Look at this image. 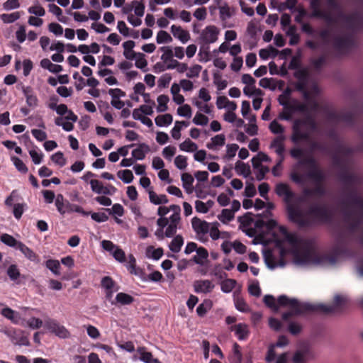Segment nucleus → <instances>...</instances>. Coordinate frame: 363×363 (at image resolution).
Listing matches in <instances>:
<instances>
[{
  "instance_id": "nucleus-1",
  "label": "nucleus",
  "mask_w": 363,
  "mask_h": 363,
  "mask_svg": "<svg viewBox=\"0 0 363 363\" xmlns=\"http://www.w3.org/2000/svg\"><path fill=\"white\" fill-rule=\"evenodd\" d=\"M275 192L279 196H284V201L288 203L286 206L288 218L300 228L310 227L315 223H328L333 219V213L328 208L320 205H313L308 208L307 215L311 216L312 220L303 218L301 209L290 203L294 198L295 194L291 190L287 184H277Z\"/></svg>"
},
{
  "instance_id": "nucleus-2",
  "label": "nucleus",
  "mask_w": 363,
  "mask_h": 363,
  "mask_svg": "<svg viewBox=\"0 0 363 363\" xmlns=\"http://www.w3.org/2000/svg\"><path fill=\"white\" fill-rule=\"evenodd\" d=\"M277 306H290L291 310L282 314L284 321L289 320L294 315L311 313L313 311L322 310L330 311V308L323 304H312L309 303H301L296 298H289L286 295H281L277 299Z\"/></svg>"
},
{
  "instance_id": "nucleus-3",
  "label": "nucleus",
  "mask_w": 363,
  "mask_h": 363,
  "mask_svg": "<svg viewBox=\"0 0 363 363\" xmlns=\"http://www.w3.org/2000/svg\"><path fill=\"white\" fill-rule=\"evenodd\" d=\"M338 249L335 254L320 255L307 247L294 255L295 262L298 264H335L337 261Z\"/></svg>"
},
{
  "instance_id": "nucleus-4",
  "label": "nucleus",
  "mask_w": 363,
  "mask_h": 363,
  "mask_svg": "<svg viewBox=\"0 0 363 363\" xmlns=\"http://www.w3.org/2000/svg\"><path fill=\"white\" fill-rule=\"evenodd\" d=\"M304 126H308L311 130H315L317 125L315 120L311 116H307L303 119H296L293 123L291 138L294 143L296 144L300 141L309 140L310 133L302 130V128Z\"/></svg>"
},
{
  "instance_id": "nucleus-5",
  "label": "nucleus",
  "mask_w": 363,
  "mask_h": 363,
  "mask_svg": "<svg viewBox=\"0 0 363 363\" xmlns=\"http://www.w3.org/2000/svg\"><path fill=\"white\" fill-rule=\"evenodd\" d=\"M322 111L325 114L328 120L331 121H342L350 125L354 122V114L351 111H343L337 112L335 110H330L327 106L322 107Z\"/></svg>"
},
{
  "instance_id": "nucleus-6",
  "label": "nucleus",
  "mask_w": 363,
  "mask_h": 363,
  "mask_svg": "<svg viewBox=\"0 0 363 363\" xmlns=\"http://www.w3.org/2000/svg\"><path fill=\"white\" fill-rule=\"evenodd\" d=\"M220 30L214 25L206 26L199 35V40L203 44H211L216 42L218 38Z\"/></svg>"
},
{
  "instance_id": "nucleus-7",
  "label": "nucleus",
  "mask_w": 363,
  "mask_h": 363,
  "mask_svg": "<svg viewBox=\"0 0 363 363\" xmlns=\"http://www.w3.org/2000/svg\"><path fill=\"white\" fill-rule=\"evenodd\" d=\"M45 326L49 331L61 338H67L70 335L68 330L55 319L49 318L46 320Z\"/></svg>"
},
{
  "instance_id": "nucleus-8",
  "label": "nucleus",
  "mask_w": 363,
  "mask_h": 363,
  "mask_svg": "<svg viewBox=\"0 0 363 363\" xmlns=\"http://www.w3.org/2000/svg\"><path fill=\"white\" fill-rule=\"evenodd\" d=\"M5 333L10 337L11 341L14 345H29V340L28 336L21 330H13L6 331Z\"/></svg>"
},
{
  "instance_id": "nucleus-9",
  "label": "nucleus",
  "mask_w": 363,
  "mask_h": 363,
  "mask_svg": "<svg viewBox=\"0 0 363 363\" xmlns=\"http://www.w3.org/2000/svg\"><path fill=\"white\" fill-rule=\"evenodd\" d=\"M285 139L286 138L284 135H280L277 136L270 144V148L274 149L275 152L280 157L279 160L278 161V165L282 164V162L284 160V154L285 151V147L284 142Z\"/></svg>"
},
{
  "instance_id": "nucleus-10",
  "label": "nucleus",
  "mask_w": 363,
  "mask_h": 363,
  "mask_svg": "<svg viewBox=\"0 0 363 363\" xmlns=\"http://www.w3.org/2000/svg\"><path fill=\"white\" fill-rule=\"evenodd\" d=\"M171 33L174 38L179 40L182 43L185 44L190 40V33L180 26L172 25Z\"/></svg>"
},
{
  "instance_id": "nucleus-11",
  "label": "nucleus",
  "mask_w": 363,
  "mask_h": 363,
  "mask_svg": "<svg viewBox=\"0 0 363 363\" xmlns=\"http://www.w3.org/2000/svg\"><path fill=\"white\" fill-rule=\"evenodd\" d=\"M315 186L313 189L306 188L303 191V194L306 197L311 196H323L326 194V189L323 185V183H315Z\"/></svg>"
},
{
  "instance_id": "nucleus-12",
  "label": "nucleus",
  "mask_w": 363,
  "mask_h": 363,
  "mask_svg": "<svg viewBox=\"0 0 363 363\" xmlns=\"http://www.w3.org/2000/svg\"><path fill=\"white\" fill-rule=\"evenodd\" d=\"M191 225L196 234H206L209 230V223L205 220H201L197 217H194L191 220Z\"/></svg>"
},
{
  "instance_id": "nucleus-13",
  "label": "nucleus",
  "mask_w": 363,
  "mask_h": 363,
  "mask_svg": "<svg viewBox=\"0 0 363 363\" xmlns=\"http://www.w3.org/2000/svg\"><path fill=\"white\" fill-rule=\"evenodd\" d=\"M306 177L312 179L315 183H324L325 180V175L324 172L320 169L319 165L314 168L310 169V170L306 174Z\"/></svg>"
},
{
  "instance_id": "nucleus-14",
  "label": "nucleus",
  "mask_w": 363,
  "mask_h": 363,
  "mask_svg": "<svg viewBox=\"0 0 363 363\" xmlns=\"http://www.w3.org/2000/svg\"><path fill=\"white\" fill-rule=\"evenodd\" d=\"M194 291L196 293H209L214 288V285L209 280H198L194 283Z\"/></svg>"
},
{
  "instance_id": "nucleus-15",
  "label": "nucleus",
  "mask_w": 363,
  "mask_h": 363,
  "mask_svg": "<svg viewBox=\"0 0 363 363\" xmlns=\"http://www.w3.org/2000/svg\"><path fill=\"white\" fill-rule=\"evenodd\" d=\"M231 331L235 332V335L238 337L240 340H246L250 334L247 325L244 323H238L234 325H232L230 328Z\"/></svg>"
},
{
  "instance_id": "nucleus-16",
  "label": "nucleus",
  "mask_w": 363,
  "mask_h": 363,
  "mask_svg": "<svg viewBox=\"0 0 363 363\" xmlns=\"http://www.w3.org/2000/svg\"><path fill=\"white\" fill-rule=\"evenodd\" d=\"M345 303V298L340 296L336 295L333 299V304L332 306L325 305V306L330 308V311H323L322 310L313 311L312 312H320L325 314L332 313L340 309ZM325 306V304H323Z\"/></svg>"
},
{
  "instance_id": "nucleus-17",
  "label": "nucleus",
  "mask_w": 363,
  "mask_h": 363,
  "mask_svg": "<svg viewBox=\"0 0 363 363\" xmlns=\"http://www.w3.org/2000/svg\"><path fill=\"white\" fill-rule=\"evenodd\" d=\"M342 213L345 221L348 223V228L350 230L356 231L358 230L361 224L360 220L353 218L352 216V213L345 208L342 210Z\"/></svg>"
},
{
  "instance_id": "nucleus-18",
  "label": "nucleus",
  "mask_w": 363,
  "mask_h": 363,
  "mask_svg": "<svg viewBox=\"0 0 363 363\" xmlns=\"http://www.w3.org/2000/svg\"><path fill=\"white\" fill-rule=\"evenodd\" d=\"M137 352L140 354L139 359L145 363H161L158 359H155L151 352L146 351L145 347H138Z\"/></svg>"
},
{
  "instance_id": "nucleus-19",
  "label": "nucleus",
  "mask_w": 363,
  "mask_h": 363,
  "mask_svg": "<svg viewBox=\"0 0 363 363\" xmlns=\"http://www.w3.org/2000/svg\"><path fill=\"white\" fill-rule=\"evenodd\" d=\"M17 250H19L28 259L36 263L39 262L38 255L24 243H20Z\"/></svg>"
},
{
  "instance_id": "nucleus-20",
  "label": "nucleus",
  "mask_w": 363,
  "mask_h": 363,
  "mask_svg": "<svg viewBox=\"0 0 363 363\" xmlns=\"http://www.w3.org/2000/svg\"><path fill=\"white\" fill-rule=\"evenodd\" d=\"M150 151V147L145 143H140L136 149L132 151V155L135 160H142L145 154Z\"/></svg>"
},
{
  "instance_id": "nucleus-21",
  "label": "nucleus",
  "mask_w": 363,
  "mask_h": 363,
  "mask_svg": "<svg viewBox=\"0 0 363 363\" xmlns=\"http://www.w3.org/2000/svg\"><path fill=\"white\" fill-rule=\"evenodd\" d=\"M235 9L230 7L226 4L219 6V15L222 21H226L230 19L235 14Z\"/></svg>"
},
{
  "instance_id": "nucleus-22",
  "label": "nucleus",
  "mask_w": 363,
  "mask_h": 363,
  "mask_svg": "<svg viewBox=\"0 0 363 363\" xmlns=\"http://www.w3.org/2000/svg\"><path fill=\"white\" fill-rule=\"evenodd\" d=\"M308 106L306 104L300 102L296 99L291 100L289 106L287 107V111L292 113L296 111L304 113L308 111Z\"/></svg>"
},
{
  "instance_id": "nucleus-23",
  "label": "nucleus",
  "mask_w": 363,
  "mask_h": 363,
  "mask_svg": "<svg viewBox=\"0 0 363 363\" xmlns=\"http://www.w3.org/2000/svg\"><path fill=\"white\" fill-rule=\"evenodd\" d=\"M23 67V74L24 76H28L30 74V71L33 69V62L29 59H26L23 61L21 63L20 60L16 61L15 68L16 70H18L21 69V67Z\"/></svg>"
},
{
  "instance_id": "nucleus-24",
  "label": "nucleus",
  "mask_w": 363,
  "mask_h": 363,
  "mask_svg": "<svg viewBox=\"0 0 363 363\" xmlns=\"http://www.w3.org/2000/svg\"><path fill=\"white\" fill-rule=\"evenodd\" d=\"M124 49L123 55L127 60H133V57L137 54L133 51L135 47V42L133 40H128L123 43Z\"/></svg>"
},
{
  "instance_id": "nucleus-25",
  "label": "nucleus",
  "mask_w": 363,
  "mask_h": 363,
  "mask_svg": "<svg viewBox=\"0 0 363 363\" xmlns=\"http://www.w3.org/2000/svg\"><path fill=\"white\" fill-rule=\"evenodd\" d=\"M0 240L5 245L13 247L15 249H18L19 247V244L22 242L17 240L12 235H9L7 233H4L0 236Z\"/></svg>"
},
{
  "instance_id": "nucleus-26",
  "label": "nucleus",
  "mask_w": 363,
  "mask_h": 363,
  "mask_svg": "<svg viewBox=\"0 0 363 363\" xmlns=\"http://www.w3.org/2000/svg\"><path fill=\"white\" fill-rule=\"evenodd\" d=\"M149 199L152 203L155 205L165 204L169 200L165 194L158 196L155 191H149Z\"/></svg>"
},
{
  "instance_id": "nucleus-27",
  "label": "nucleus",
  "mask_w": 363,
  "mask_h": 363,
  "mask_svg": "<svg viewBox=\"0 0 363 363\" xmlns=\"http://www.w3.org/2000/svg\"><path fill=\"white\" fill-rule=\"evenodd\" d=\"M183 91H191L194 88L193 82L189 79H182L179 84H173L170 91H179V89Z\"/></svg>"
},
{
  "instance_id": "nucleus-28",
  "label": "nucleus",
  "mask_w": 363,
  "mask_h": 363,
  "mask_svg": "<svg viewBox=\"0 0 363 363\" xmlns=\"http://www.w3.org/2000/svg\"><path fill=\"white\" fill-rule=\"evenodd\" d=\"M6 274L11 281H12L16 284H19V282L18 281V279L21 277V273H20V270L16 264H11L6 270Z\"/></svg>"
},
{
  "instance_id": "nucleus-29",
  "label": "nucleus",
  "mask_w": 363,
  "mask_h": 363,
  "mask_svg": "<svg viewBox=\"0 0 363 363\" xmlns=\"http://www.w3.org/2000/svg\"><path fill=\"white\" fill-rule=\"evenodd\" d=\"M1 314L14 323H17L20 318L18 313L9 307L4 308L1 311Z\"/></svg>"
},
{
  "instance_id": "nucleus-30",
  "label": "nucleus",
  "mask_w": 363,
  "mask_h": 363,
  "mask_svg": "<svg viewBox=\"0 0 363 363\" xmlns=\"http://www.w3.org/2000/svg\"><path fill=\"white\" fill-rule=\"evenodd\" d=\"M194 179L192 175L189 173H183L182 174V182L183 187L187 193L190 194L193 191V182Z\"/></svg>"
},
{
  "instance_id": "nucleus-31",
  "label": "nucleus",
  "mask_w": 363,
  "mask_h": 363,
  "mask_svg": "<svg viewBox=\"0 0 363 363\" xmlns=\"http://www.w3.org/2000/svg\"><path fill=\"white\" fill-rule=\"evenodd\" d=\"M40 65L43 68L47 69L53 73H57L62 70L61 65L53 64L49 59L47 58L43 59L40 61Z\"/></svg>"
},
{
  "instance_id": "nucleus-32",
  "label": "nucleus",
  "mask_w": 363,
  "mask_h": 363,
  "mask_svg": "<svg viewBox=\"0 0 363 363\" xmlns=\"http://www.w3.org/2000/svg\"><path fill=\"white\" fill-rule=\"evenodd\" d=\"M196 255L194 256L192 260L198 264H203V259H206L208 257V252L207 250L203 247H199L196 250Z\"/></svg>"
},
{
  "instance_id": "nucleus-33",
  "label": "nucleus",
  "mask_w": 363,
  "mask_h": 363,
  "mask_svg": "<svg viewBox=\"0 0 363 363\" xmlns=\"http://www.w3.org/2000/svg\"><path fill=\"white\" fill-rule=\"evenodd\" d=\"M112 96L111 105L117 109H121L124 106V102L120 100V97L125 96V92H108Z\"/></svg>"
},
{
  "instance_id": "nucleus-34",
  "label": "nucleus",
  "mask_w": 363,
  "mask_h": 363,
  "mask_svg": "<svg viewBox=\"0 0 363 363\" xmlns=\"http://www.w3.org/2000/svg\"><path fill=\"white\" fill-rule=\"evenodd\" d=\"M235 169L238 174L245 177H247L251 174L250 165L240 161L235 163Z\"/></svg>"
},
{
  "instance_id": "nucleus-35",
  "label": "nucleus",
  "mask_w": 363,
  "mask_h": 363,
  "mask_svg": "<svg viewBox=\"0 0 363 363\" xmlns=\"http://www.w3.org/2000/svg\"><path fill=\"white\" fill-rule=\"evenodd\" d=\"M172 116L169 113L159 115L155 119L156 125L160 127L167 126L172 123Z\"/></svg>"
},
{
  "instance_id": "nucleus-36",
  "label": "nucleus",
  "mask_w": 363,
  "mask_h": 363,
  "mask_svg": "<svg viewBox=\"0 0 363 363\" xmlns=\"http://www.w3.org/2000/svg\"><path fill=\"white\" fill-rule=\"evenodd\" d=\"M184 244V239L182 235H177L172 240L169 245V249L174 253H177L181 250Z\"/></svg>"
},
{
  "instance_id": "nucleus-37",
  "label": "nucleus",
  "mask_w": 363,
  "mask_h": 363,
  "mask_svg": "<svg viewBox=\"0 0 363 363\" xmlns=\"http://www.w3.org/2000/svg\"><path fill=\"white\" fill-rule=\"evenodd\" d=\"M116 301L117 303L121 305H130L134 301V298L125 293L120 292L117 294L116 296Z\"/></svg>"
},
{
  "instance_id": "nucleus-38",
  "label": "nucleus",
  "mask_w": 363,
  "mask_h": 363,
  "mask_svg": "<svg viewBox=\"0 0 363 363\" xmlns=\"http://www.w3.org/2000/svg\"><path fill=\"white\" fill-rule=\"evenodd\" d=\"M133 60H135V65L138 68L143 71L147 70V62L143 53L138 52L133 57Z\"/></svg>"
},
{
  "instance_id": "nucleus-39",
  "label": "nucleus",
  "mask_w": 363,
  "mask_h": 363,
  "mask_svg": "<svg viewBox=\"0 0 363 363\" xmlns=\"http://www.w3.org/2000/svg\"><path fill=\"white\" fill-rule=\"evenodd\" d=\"M160 50L162 52L161 60L164 63H167L169 60L173 58V48L171 46H163Z\"/></svg>"
},
{
  "instance_id": "nucleus-40",
  "label": "nucleus",
  "mask_w": 363,
  "mask_h": 363,
  "mask_svg": "<svg viewBox=\"0 0 363 363\" xmlns=\"http://www.w3.org/2000/svg\"><path fill=\"white\" fill-rule=\"evenodd\" d=\"M286 35L290 38L289 44L291 45H296L299 41V35L296 32L294 26H289L286 30Z\"/></svg>"
},
{
  "instance_id": "nucleus-41",
  "label": "nucleus",
  "mask_w": 363,
  "mask_h": 363,
  "mask_svg": "<svg viewBox=\"0 0 363 363\" xmlns=\"http://www.w3.org/2000/svg\"><path fill=\"white\" fill-rule=\"evenodd\" d=\"M117 176L125 184L131 183L134 178L133 172L130 169L120 170L118 172Z\"/></svg>"
},
{
  "instance_id": "nucleus-42",
  "label": "nucleus",
  "mask_w": 363,
  "mask_h": 363,
  "mask_svg": "<svg viewBox=\"0 0 363 363\" xmlns=\"http://www.w3.org/2000/svg\"><path fill=\"white\" fill-rule=\"evenodd\" d=\"M197 148H198L197 145L195 143L192 142L189 138L185 140L183 143H182L179 145V149L182 151L192 152L196 151L197 150Z\"/></svg>"
},
{
  "instance_id": "nucleus-43",
  "label": "nucleus",
  "mask_w": 363,
  "mask_h": 363,
  "mask_svg": "<svg viewBox=\"0 0 363 363\" xmlns=\"http://www.w3.org/2000/svg\"><path fill=\"white\" fill-rule=\"evenodd\" d=\"M28 12L34 16L42 17L45 14V9L38 3H35L33 6L28 9Z\"/></svg>"
},
{
  "instance_id": "nucleus-44",
  "label": "nucleus",
  "mask_w": 363,
  "mask_h": 363,
  "mask_svg": "<svg viewBox=\"0 0 363 363\" xmlns=\"http://www.w3.org/2000/svg\"><path fill=\"white\" fill-rule=\"evenodd\" d=\"M279 230L289 242L291 244H295L297 242V238L296 235L289 232L288 229L285 226H279Z\"/></svg>"
},
{
  "instance_id": "nucleus-45",
  "label": "nucleus",
  "mask_w": 363,
  "mask_h": 363,
  "mask_svg": "<svg viewBox=\"0 0 363 363\" xmlns=\"http://www.w3.org/2000/svg\"><path fill=\"white\" fill-rule=\"evenodd\" d=\"M212 303L210 300H205L202 303L199 304L196 308V313L199 316L203 317L207 311L211 309Z\"/></svg>"
},
{
  "instance_id": "nucleus-46",
  "label": "nucleus",
  "mask_w": 363,
  "mask_h": 363,
  "mask_svg": "<svg viewBox=\"0 0 363 363\" xmlns=\"http://www.w3.org/2000/svg\"><path fill=\"white\" fill-rule=\"evenodd\" d=\"M101 285L102 288L106 290L114 289L116 287H119L117 286L116 281L109 276H106L102 278L101 281Z\"/></svg>"
},
{
  "instance_id": "nucleus-47",
  "label": "nucleus",
  "mask_w": 363,
  "mask_h": 363,
  "mask_svg": "<svg viewBox=\"0 0 363 363\" xmlns=\"http://www.w3.org/2000/svg\"><path fill=\"white\" fill-rule=\"evenodd\" d=\"M46 267L48 268L54 274L60 275L59 269L60 264L58 260L50 259L45 262Z\"/></svg>"
},
{
  "instance_id": "nucleus-48",
  "label": "nucleus",
  "mask_w": 363,
  "mask_h": 363,
  "mask_svg": "<svg viewBox=\"0 0 363 363\" xmlns=\"http://www.w3.org/2000/svg\"><path fill=\"white\" fill-rule=\"evenodd\" d=\"M158 44L169 43L172 41L171 35L165 30H160L156 38Z\"/></svg>"
},
{
  "instance_id": "nucleus-49",
  "label": "nucleus",
  "mask_w": 363,
  "mask_h": 363,
  "mask_svg": "<svg viewBox=\"0 0 363 363\" xmlns=\"http://www.w3.org/2000/svg\"><path fill=\"white\" fill-rule=\"evenodd\" d=\"M247 96H251L254 94H256V97L253 99L252 106L254 109L258 110L261 107V104L262 101V96L264 95V92H244Z\"/></svg>"
},
{
  "instance_id": "nucleus-50",
  "label": "nucleus",
  "mask_w": 363,
  "mask_h": 363,
  "mask_svg": "<svg viewBox=\"0 0 363 363\" xmlns=\"http://www.w3.org/2000/svg\"><path fill=\"white\" fill-rule=\"evenodd\" d=\"M334 46L340 50L347 48L350 44V39L346 36H340L334 40Z\"/></svg>"
},
{
  "instance_id": "nucleus-51",
  "label": "nucleus",
  "mask_w": 363,
  "mask_h": 363,
  "mask_svg": "<svg viewBox=\"0 0 363 363\" xmlns=\"http://www.w3.org/2000/svg\"><path fill=\"white\" fill-rule=\"evenodd\" d=\"M11 160L13 162L15 167L18 169V171L23 174H26L28 172V167L20 158L16 156H12Z\"/></svg>"
},
{
  "instance_id": "nucleus-52",
  "label": "nucleus",
  "mask_w": 363,
  "mask_h": 363,
  "mask_svg": "<svg viewBox=\"0 0 363 363\" xmlns=\"http://www.w3.org/2000/svg\"><path fill=\"white\" fill-rule=\"evenodd\" d=\"M240 350V346L237 342L234 343L233 347V354L232 356V361L234 363H241L242 362V354Z\"/></svg>"
},
{
  "instance_id": "nucleus-53",
  "label": "nucleus",
  "mask_w": 363,
  "mask_h": 363,
  "mask_svg": "<svg viewBox=\"0 0 363 363\" xmlns=\"http://www.w3.org/2000/svg\"><path fill=\"white\" fill-rule=\"evenodd\" d=\"M20 18L18 12L11 13H3L0 16V18L5 23H11L17 21Z\"/></svg>"
},
{
  "instance_id": "nucleus-54",
  "label": "nucleus",
  "mask_w": 363,
  "mask_h": 363,
  "mask_svg": "<svg viewBox=\"0 0 363 363\" xmlns=\"http://www.w3.org/2000/svg\"><path fill=\"white\" fill-rule=\"evenodd\" d=\"M169 97L164 94L160 95L157 98L158 106L157 108L158 112H164L167 109V103Z\"/></svg>"
},
{
  "instance_id": "nucleus-55",
  "label": "nucleus",
  "mask_w": 363,
  "mask_h": 363,
  "mask_svg": "<svg viewBox=\"0 0 363 363\" xmlns=\"http://www.w3.org/2000/svg\"><path fill=\"white\" fill-rule=\"evenodd\" d=\"M135 14L138 17L143 16L145 13V5L142 1H133L132 2Z\"/></svg>"
},
{
  "instance_id": "nucleus-56",
  "label": "nucleus",
  "mask_w": 363,
  "mask_h": 363,
  "mask_svg": "<svg viewBox=\"0 0 363 363\" xmlns=\"http://www.w3.org/2000/svg\"><path fill=\"white\" fill-rule=\"evenodd\" d=\"M298 164L301 166L307 167L309 169H312V168H314V167L318 166L317 161L312 156H309L304 159L301 160L298 162Z\"/></svg>"
},
{
  "instance_id": "nucleus-57",
  "label": "nucleus",
  "mask_w": 363,
  "mask_h": 363,
  "mask_svg": "<svg viewBox=\"0 0 363 363\" xmlns=\"http://www.w3.org/2000/svg\"><path fill=\"white\" fill-rule=\"evenodd\" d=\"M291 361L292 363H307L306 352L301 350H297L294 354Z\"/></svg>"
},
{
  "instance_id": "nucleus-58",
  "label": "nucleus",
  "mask_w": 363,
  "mask_h": 363,
  "mask_svg": "<svg viewBox=\"0 0 363 363\" xmlns=\"http://www.w3.org/2000/svg\"><path fill=\"white\" fill-rule=\"evenodd\" d=\"M292 92H282V94H281L279 98L278 101L279 104L282 106H284V109L287 110L288 106H289L291 100V95Z\"/></svg>"
},
{
  "instance_id": "nucleus-59",
  "label": "nucleus",
  "mask_w": 363,
  "mask_h": 363,
  "mask_svg": "<svg viewBox=\"0 0 363 363\" xmlns=\"http://www.w3.org/2000/svg\"><path fill=\"white\" fill-rule=\"evenodd\" d=\"M269 128L272 133L279 134V135H283L284 132L283 125L279 123L276 120L271 122Z\"/></svg>"
},
{
  "instance_id": "nucleus-60",
  "label": "nucleus",
  "mask_w": 363,
  "mask_h": 363,
  "mask_svg": "<svg viewBox=\"0 0 363 363\" xmlns=\"http://www.w3.org/2000/svg\"><path fill=\"white\" fill-rule=\"evenodd\" d=\"M172 80L170 74L166 73L162 74L157 82V86L160 89H165L168 86Z\"/></svg>"
},
{
  "instance_id": "nucleus-61",
  "label": "nucleus",
  "mask_w": 363,
  "mask_h": 363,
  "mask_svg": "<svg viewBox=\"0 0 363 363\" xmlns=\"http://www.w3.org/2000/svg\"><path fill=\"white\" fill-rule=\"evenodd\" d=\"M234 218V213L230 209H223L221 211V214L218 216V219L223 222L225 223V221H230Z\"/></svg>"
},
{
  "instance_id": "nucleus-62",
  "label": "nucleus",
  "mask_w": 363,
  "mask_h": 363,
  "mask_svg": "<svg viewBox=\"0 0 363 363\" xmlns=\"http://www.w3.org/2000/svg\"><path fill=\"white\" fill-rule=\"evenodd\" d=\"M264 304L274 311L278 310L277 301L272 295H265L263 298Z\"/></svg>"
},
{
  "instance_id": "nucleus-63",
  "label": "nucleus",
  "mask_w": 363,
  "mask_h": 363,
  "mask_svg": "<svg viewBox=\"0 0 363 363\" xmlns=\"http://www.w3.org/2000/svg\"><path fill=\"white\" fill-rule=\"evenodd\" d=\"M52 161L58 164L60 167H63L66 164V160L62 152L59 151L51 156Z\"/></svg>"
},
{
  "instance_id": "nucleus-64",
  "label": "nucleus",
  "mask_w": 363,
  "mask_h": 363,
  "mask_svg": "<svg viewBox=\"0 0 363 363\" xmlns=\"http://www.w3.org/2000/svg\"><path fill=\"white\" fill-rule=\"evenodd\" d=\"M235 305L237 310L241 312H248L250 308L242 298H237L235 300Z\"/></svg>"
}]
</instances>
